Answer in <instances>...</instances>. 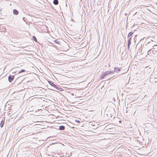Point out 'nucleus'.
Instances as JSON below:
<instances>
[{"label":"nucleus","mask_w":157,"mask_h":157,"mask_svg":"<svg viewBox=\"0 0 157 157\" xmlns=\"http://www.w3.org/2000/svg\"><path fill=\"white\" fill-rule=\"evenodd\" d=\"M136 36V35L133 38H132V36L130 37L128 41V50H129L130 48V44H131V41L132 39H133L134 40V42H135L136 41V39H135V37Z\"/></svg>","instance_id":"1"},{"label":"nucleus","mask_w":157,"mask_h":157,"mask_svg":"<svg viewBox=\"0 0 157 157\" xmlns=\"http://www.w3.org/2000/svg\"><path fill=\"white\" fill-rule=\"evenodd\" d=\"M14 78V75H9L8 79V81L10 82H11L13 79Z\"/></svg>","instance_id":"2"},{"label":"nucleus","mask_w":157,"mask_h":157,"mask_svg":"<svg viewBox=\"0 0 157 157\" xmlns=\"http://www.w3.org/2000/svg\"><path fill=\"white\" fill-rule=\"evenodd\" d=\"M5 118L2 117V121L0 123V126L1 128H2L4 124Z\"/></svg>","instance_id":"3"},{"label":"nucleus","mask_w":157,"mask_h":157,"mask_svg":"<svg viewBox=\"0 0 157 157\" xmlns=\"http://www.w3.org/2000/svg\"><path fill=\"white\" fill-rule=\"evenodd\" d=\"M122 69V68H118L116 67H115L114 68V71L117 72L118 71H120Z\"/></svg>","instance_id":"4"},{"label":"nucleus","mask_w":157,"mask_h":157,"mask_svg":"<svg viewBox=\"0 0 157 157\" xmlns=\"http://www.w3.org/2000/svg\"><path fill=\"white\" fill-rule=\"evenodd\" d=\"M105 73L106 75H110V74H111V73H114L113 71H107L105 72Z\"/></svg>","instance_id":"5"},{"label":"nucleus","mask_w":157,"mask_h":157,"mask_svg":"<svg viewBox=\"0 0 157 157\" xmlns=\"http://www.w3.org/2000/svg\"><path fill=\"white\" fill-rule=\"evenodd\" d=\"M48 83L52 86L55 87V86H56V85L55 84H54V83H53V82L50 81H48Z\"/></svg>","instance_id":"6"},{"label":"nucleus","mask_w":157,"mask_h":157,"mask_svg":"<svg viewBox=\"0 0 157 157\" xmlns=\"http://www.w3.org/2000/svg\"><path fill=\"white\" fill-rule=\"evenodd\" d=\"M13 13L14 14L17 15L19 13V11L16 9H14L13 10Z\"/></svg>","instance_id":"7"},{"label":"nucleus","mask_w":157,"mask_h":157,"mask_svg":"<svg viewBox=\"0 0 157 157\" xmlns=\"http://www.w3.org/2000/svg\"><path fill=\"white\" fill-rule=\"evenodd\" d=\"M65 127L64 126L61 125L59 126V129L60 130H64L65 129Z\"/></svg>","instance_id":"8"},{"label":"nucleus","mask_w":157,"mask_h":157,"mask_svg":"<svg viewBox=\"0 0 157 157\" xmlns=\"http://www.w3.org/2000/svg\"><path fill=\"white\" fill-rule=\"evenodd\" d=\"M17 79H16L14 82L15 85L17 86L19 84H20L21 83V82H22V81H21V82H17Z\"/></svg>","instance_id":"9"},{"label":"nucleus","mask_w":157,"mask_h":157,"mask_svg":"<svg viewBox=\"0 0 157 157\" xmlns=\"http://www.w3.org/2000/svg\"><path fill=\"white\" fill-rule=\"evenodd\" d=\"M54 88H55L56 89L61 91L63 90L62 88L61 87H59V86H55Z\"/></svg>","instance_id":"10"},{"label":"nucleus","mask_w":157,"mask_h":157,"mask_svg":"<svg viewBox=\"0 0 157 157\" xmlns=\"http://www.w3.org/2000/svg\"><path fill=\"white\" fill-rule=\"evenodd\" d=\"M106 76V75H105V73H103L102 75H101V77H100V78L101 79H103Z\"/></svg>","instance_id":"11"},{"label":"nucleus","mask_w":157,"mask_h":157,"mask_svg":"<svg viewBox=\"0 0 157 157\" xmlns=\"http://www.w3.org/2000/svg\"><path fill=\"white\" fill-rule=\"evenodd\" d=\"M59 2L58 0H54L53 3L55 5H57L58 4Z\"/></svg>","instance_id":"12"},{"label":"nucleus","mask_w":157,"mask_h":157,"mask_svg":"<svg viewBox=\"0 0 157 157\" xmlns=\"http://www.w3.org/2000/svg\"><path fill=\"white\" fill-rule=\"evenodd\" d=\"M133 32H129V33H128V38L130 37H131V36H132V35H133Z\"/></svg>","instance_id":"13"},{"label":"nucleus","mask_w":157,"mask_h":157,"mask_svg":"<svg viewBox=\"0 0 157 157\" xmlns=\"http://www.w3.org/2000/svg\"><path fill=\"white\" fill-rule=\"evenodd\" d=\"M154 52L151 49L149 50H148L147 52V54L148 55H149L150 54H151V53L153 54Z\"/></svg>","instance_id":"14"},{"label":"nucleus","mask_w":157,"mask_h":157,"mask_svg":"<svg viewBox=\"0 0 157 157\" xmlns=\"http://www.w3.org/2000/svg\"><path fill=\"white\" fill-rule=\"evenodd\" d=\"M32 38H33V40L35 41H37V39H36V37L33 36V37H32Z\"/></svg>","instance_id":"15"},{"label":"nucleus","mask_w":157,"mask_h":157,"mask_svg":"<svg viewBox=\"0 0 157 157\" xmlns=\"http://www.w3.org/2000/svg\"><path fill=\"white\" fill-rule=\"evenodd\" d=\"M53 42L54 43H56V44H59V42L58 41V40H54Z\"/></svg>","instance_id":"16"},{"label":"nucleus","mask_w":157,"mask_h":157,"mask_svg":"<svg viewBox=\"0 0 157 157\" xmlns=\"http://www.w3.org/2000/svg\"><path fill=\"white\" fill-rule=\"evenodd\" d=\"M25 70L22 69L20 71H19L18 72V73H22V72H25Z\"/></svg>","instance_id":"17"},{"label":"nucleus","mask_w":157,"mask_h":157,"mask_svg":"<svg viewBox=\"0 0 157 157\" xmlns=\"http://www.w3.org/2000/svg\"><path fill=\"white\" fill-rule=\"evenodd\" d=\"M75 121L77 122H78V123H79L80 122L78 120H75Z\"/></svg>","instance_id":"18"},{"label":"nucleus","mask_w":157,"mask_h":157,"mask_svg":"<svg viewBox=\"0 0 157 157\" xmlns=\"http://www.w3.org/2000/svg\"><path fill=\"white\" fill-rule=\"evenodd\" d=\"M25 19H26V18L25 17H23L22 19L25 21H26L25 20Z\"/></svg>","instance_id":"19"},{"label":"nucleus","mask_w":157,"mask_h":157,"mask_svg":"<svg viewBox=\"0 0 157 157\" xmlns=\"http://www.w3.org/2000/svg\"><path fill=\"white\" fill-rule=\"evenodd\" d=\"M5 31V30H2V31L1 30V31Z\"/></svg>","instance_id":"20"},{"label":"nucleus","mask_w":157,"mask_h":157,"mask_svg":"<svg viewBox=\"0 0 157 157\" xmlns=\"http://www.w3.org/2000/svg\"><path fill=\"white\" fill-rule=\"evenodd\" d=\"M121 121H119V122L120 123H121Z\"/></svg>","instance_id":"21"},{"label":"nucleus","mask_w":157,"mask_h":157,"mask_svg":"<svg viewBox=\"0 0 157 157\" xmlns=\"http://www.w3.org/2000/svg\"><path fill=\"white\" fill-rule=\"evenodd\" d=\"M72 95H74V94H72Z\"/></svg>","instance_id":"22"},{"label":"nucleus","mask_w":157,"mask_h":157,"mask_svg":"<svg viewBox=\"0 0 157 157\" xmlns=\"http://www.w3.org/2000/svg\"><path fill=\"white\" fill-rule=\"evenodd\" d=\"M127 14V13H125V15H126Z\"/></svg>","instance_id":"23"},{"label":"nucleus","mask_w":157,"mask_h":157,"mask_svg":"<svg viewBox=\"0 0 157 157\" xmlns=\"http://www.w3.org/2000/svg\"><path fill=\"white\" fill-rule=\"evenodd\" d=\"M151 68V67H149V69H150Z\"/></svg>","instance_id":"24"}]
</instances>
